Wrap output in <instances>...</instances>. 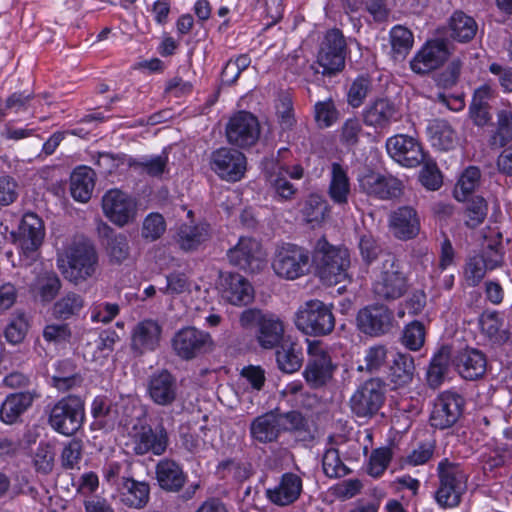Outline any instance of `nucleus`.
I'll list each match as a JSON object with an SVG mask.
<instances>
[{
  "instance_id": "nucleus-11",
  "label": "nucleus",
  "mask_w": 512,
  "mask_h": 512,
  "mask_svg": "<svg viewBox=\"0 0 512 512\" xmlns=\"http://www.w3.org/2000/svg\"><path fill=\"white\" fill-rule=\"evenodd\" d=\"M346 41L339 29L327 31L321 43L317 63L325 76H333L345 67Z\"/></svg>"
},
{
  "instance_id": "nucleus-16",
  "label": "nucleus",
  "mask_w": 512,
  "mask_h": 512,
  "mask_svg": "<svg viewBox=\"0 0 512 512\" xmlns=\"http://www.w3.org/2000/svg\"><path fill=\"white\" fill-rule=\"evenodd\" d=\"M226 136L230 144L248 148L256 144L260 137V124L252 113L240 111L232 116L226 126Z\"/></svg>"
},
{
  "instance_id": "nucleus-22",
  "label": "nucleus",
  "mask_w": 512,
  "mask_h": 512,
  "mask_svg": "<svg viewBox=\"0 0 512 512\" xmlns=\"http://www.w3.org/2000/svg\"><path fill=\"white\" fill-rule=\"evenodd\" d=\"M217 288L222 298L232 305H248L254 298L252 285L238 273L220 272Z\"/></svg>"
},
{
  "instance_id": "nucleus-19",
  "label": "nucleus",
  "mask_w": 512,
  "mask_h": 512,
  "mask_svg": "<svg viewBox=\"0 0 512 512\" xmlns=\"http://www.w3.org/2000/svg\"><path fill=\"white\" fill-rule=\"evenodd\" d=\"M386 150L394 161L408 168L419 166L425 159L420 142L406 134H397L388 138Z\"/></svg>"
},
{
  "instance_id": "nucleus-57",
  "label": "nucleus",
  "mask_w": 512,
  "mask_h": 512,
  "mask_svg": "<svg viewBox=\"0 0 512 512\" xmlns=\"http://www.w3.org/2000/svg\"><path fill=\"white\" fill-rule=\"evenodd\" d=\"M322 468L324 474L329 478L344 477L349 473L348 467L340 458L336 448H328L322 457Z\"/></svg>"
},
{
  "instance_id": "nucleus-39",
  "label": "nucleus",
  "mask_w": 512,
  "mask_h": 512,
  "mask_svg": "<svg viewBox=\"0 0 512 512\" xmlns=\"http://www.w3.org/2000/svg\"><path fill=\"white\" fill-rule=\"evenodd\" d=\"M351 194L350 179L347 170L339 163L331 164V178L328 187V195L334 204L345 206L348 204Z\"/></svg>"
},
{
  "instance_id": "nucleus-60",
  "label": "nucleus",
  "mask_w": 512,
  "mask_h": 512,
  "mask_svg": "<svg viewBox=\"0 0 512 512\" xmlns=\"http://www.w3.org/2000/svg\"><path fill=\"white\" fill-rule=\"evenodd\" d=\"M372 88V82L368 77L360 76L356 78L351 84L348 94L347 101L353 108L360 107L368 93Z\"/></svg>"
},
{
  "instance_id": "nucleus-53",
  "label": "nucleus",
  "mask_w": 512,
  "mask_h": 512,
  "mask_svg": "<svg viewBox=\"0 0 512 512\" xmlns=\"http://www.w3.org/2000/svg\"><path fill=\"white\" fill-rule=\"evenodd\" d=\"M464 208L465 224L476 228L484 222L488 213V204L482 196L467 197Z\"/></svg>"
},
{
  "instance_id": "nucleus-29",
  "label": "nucleus",
  "mask_w": 512,
  "mask_h": 512,
  "mask_svg": "<svg viewBox=\"0 0 512 512\" xmlns=\"http://www.w3.org/2000/svg\"><path fill=\"white\" fill-rule=\"evenodd\" d=\"M389 228L399 240L415 238L420 231V220L416 210L411 206H402L389 215Z\"/></svg>"
},
{
  "instance_id": "nucleus-1",
  "label": "nucleus",
  "mask_w": 512,
  "mask_h": 512,
  "mask_svg": "<svg viewBox=\"0 0 512 512\" xmlns=\"http://www.w3.org/2000/svg\"><path fill=\"white\" fill-rule=\"evenodd\" d=\"M57 266L68 281L79 284L91 278L98 268V253L86 239L73 240L57 259Z\"/></svg>"
},
{
  "instance_id": "nucleus-3",
  "label": "nucleus",
  "mask_w": 512,
  "mask_h": 512,
  "mask_svg": "<svg viewBox=\"0 0 512 512\" xmlns=\"http://www.w3.org/2000/svg\"><path fill=\"white\" fill-rule=\"evenodd\" d=\"M439 487L435 493L437 503L443 508H453L460 504L461 496L467 489L468 474L459 463L447 458L438 463Z\"/></svg>"
},
{
  "instance_id": "nucleus-47",
  "label": "nucleus",
  "mask_w": 512,
  "mask_h": 512,
  "mask_svg": "<svg viewBox=\"0 0 512 512\" xmlns=\"http://www.w3.org/2000/svg\"><path fill=\"white\" fill-rule=\"evenodd\" d=\"M449 35L458 42H468L477 32L475 20L463 12H455L449 22Z\"/></svg>"
},
{
  "instance_id": "nucleus-15",
  "label": "nucleus",
  "mask_w": 512,
  "mask_h": 512,
  "mask_svg": "<svg viewBox=\"0 0 512 512\" xmlns=\"http://www.w3.org/2000/svg\"><path fill=\"white\" fill-rule=\"evenodd\" d=\"M246 157L239 150L222 147L210 155V169L227 182L241 180L246 172Z\"/></svg>"
},
{
  "instance_id": "nucleus-9",
  "label": "nucleus",
  "mask_w": 512,
  "mask_h": 512,
  "mask_svg": "<svg viewBox=\"0 0 512 512\" xmlns=\"http://www.w3.org/2000/svg\"><path fill=\"white\" fill-rule=\"evenodd\" d=\"M310 254L303 247L285 244L277 249L272 261L274 272L282 278L294 280L309 270Z\"/></svg>"
},
{
  "instance_id": "nucleus-8",
  "label": "nucleus",
  "mask_w": 512,
  "mask_h": 512,
  "mask_svg": "<svg viewBox=\"0 0 512 512\" xmlns=\"http://www.w3.org/2000/svg\"><path fill=\"white\" fill-rule=\"evenodd\" d=\"M307 342L308 361L302 375L310 388L320 389L332 380L336 366L320 341Z\"/></svg>"
},
{
  "instance_id": "nucleus-12",
  "label": "nucleus",
  "mask_w": 512,
  "mask_h": 512,
  "mask_svg": "<svg viewBox=\"0 0 512 512\" xmlns=\"http://www.w3.org/2000/svg\"><path fill=\"white\" fill-rule=\"evenodd\" d=\"M465 399L455 391L440 393L433 403L430 413V425L436 429L444 430L454 426L463 414Z\"/></svg>"
},
{
  "instance_id": "nucleus-36",
  "label": "nucleus",
  "mask_w": 512,
  "mask_h": 512,
  "mask_svg": "<svg viewBox=\"0 0 512 512\" xmlns=\"http://www.w3.org/2000/svg\"><path fill=\"white\" fill-rule=\"evenodd\" d=\"M96 174L87 166L76 167L70 175V194L78 202L90 200L95 187Z\"/></svg>"
},
{
  "instance_id": "nucleus-40",
  "label": "nucleus",
  "mask_w": 512,
  "mask_h": 512,
  "mask_svg": "<svg viewBox=\"0 0 512 512\" xmlns=\"http://www.w3.org/2000/svg\"><path fill=\"white\" fill-rule=\"evenodd\" d=\"M54 368L55 372L51 376V384L57 390L65 392L81 386L83 377L71 360H59L54 364Z\"/></svg>"
},
{
  "instance_id": "nucleus-13",
  "label": "nucleus",
  "mask_w": 512,
  "mask_h": 512,
  "mask_svg": "<svg viewBox=\"0 0 512 512\" xmlns=\"http://www.w3.org/2000/svg\"><path fill=\"white\" fill-rule=\"evenodd\" d=\"M384 395L383 381L380 378L368 379L351 396V410L357 417H372L383 405Z\"/></svg>"
},
{
  "instance_id": "nucleus-51",
  "label": "nucleus",
  "mask_w": 512,
  "mask_h": 512,
  "mask_svg": "<svg viewBox=\"0 0 512 512\" xmlns=\"http://www.w3.org/2000/svg\"><path fill=\"white\" fill-rule=\"evenodd\" d=\"M481 171L476 166H469L460 175L455 188L454 197L458 201H464L479 187Z\"/></svg>"
},
{
  "instance_id": "nucleus-26",
  "label": "nucleus",
  "mask_w": 512,
  "mask_h": 512,
  "mask_svg": "<svg viewBox=\"0 0 512 512\" xmlns=\"http://www.w3.org/2000/svg\"><path fill=\"white\" fill-rule=\"evenodd\" d=\"M45 236L42 219L33 212L25 213L19 225L18 241L23 254L34 258Z\"/></svg>"
},
{
  "instance_id": "nucleus-34",
  "label": "nucleus",
  "mask_w": 512,
  "mask_h": 512,
  "mask_svg": "<svg viewBox=\"0 0 512 512\" xmlns=\"http://www.w3.org/2000/svg\"><path fill=\"white\" fill-rule=\"evenodd\" d=\"M156 478L159 486L168 492H178L186 482L181 466L171 459H162L156 465Z\"/></svg>"
},
{
  "instance_id": "nucleus-14",
  "label": "nucleus",
  "mask_w": 512,
  "mask_h": 512,
  "mask_svg": "<svg viewBox=\"0 0 512 512\" xmlns=\"http://www.w3.org/2000/svg\"><path fill=\"white\" fill-rule=\"evenodd\" d=\"M172 347L177 356L191 360L213 350L214 341L208 332L195 327L179 330L172 339Z\"/></svg>"
},
{
  "instance_id": "nucleus-23",
  "label": "nucleus",
  "mask_w": 512,
  "mask_h": 512,
  "mask_svg": "<svg viewBox=\"0 0 512 512\" xmlns=\"http://www.w3.org/2000/svg\"><path fill=\"white\" fill-rule=\"evenodd\" d=\"M135 432L131 436L133 451L136 455H145L152 453L162 455L168 446L169 438L166 429L159 425L153 429L149 425L134 428Z\"/></svg>"
},
{
  "instance_id": "nucleus-45",
  "label": "nucleus",
  "mask_w": 512,
  "mask_h": 512,
  "mask_svg": "<svg viewBox=\"0 0 512 512\" xmlns=\"http://www.w3.org/2000/svg\"><path fill=\"white\" fill-rule=\"evenodd\" d=\"M414 358L407 353H397L389 367V379L395 388L409 385L414 377Z\"/></svg>"
},
{
  "instance_id": "nucleus-30",
  "label": "nucleus",
  "mask_w": 512,
  "mask_h": 512,
  "mask_svg": "<svg viewBox=\"0 0 512 512\" xmlns=\"http://www.w3.org/2000/svg\"><path fill=\"white\" fill-rule=\"evenodd\" d=\"M453 364L464 379L476 380L485 374L487 359L482 351L467 347L458 351L453 358Z\"/></svg>"
},
{
  "instance_id": "nucleus-6",
  "label": "nucleus",
  "mask_w": 512,
  "mask_h": 512,
  "mask_svg": "<svg viewBox=\"0 0 512 512\" xmlns=\"http://www.w3.org/2000/svg\"><path fill=\"white\" fill-rule=\"evenodd\" d=\"M294 323L305 335L326 336L334 330L335 317L329 306L318 299H313L298 308Z\"/></svg>"
},
{
  "instance_id": "nucleus-2",
  "label": "nucleus",
  "mask_w": 512,
  "mask_h": 512,
  "mask_svg": "<svg viewBox=\"0 0 512 512\" xmlns=\"http://www.w3.org/2000/svg\"><path fill=\"white\" fill-rule=\"evenodd\" d=\"M313 259L322 283L332 286L351 280L350 252L346 247L334 246L321 237L315 244Z\"/></svg>"
},
{
  "instance_id": "nucleus-58",
  "label": "nucleus",
  "mask_w": 512,
  "mask_h": 512,
  "mask_svg": "<svg viewBox=\"0 0 512 512\" xmlns=\"http://www.w3.org/2000/svg\"><path fill=\"white\" fill-rule=\"evenodd\" d=\"M425 326L420 321L407 324L402 332L401 343L411 351H418L425 342Z\"/></svg>"
},
{
  "instance_id": "nucleus-48",
  "label": "nucleus",
  "mask_w": 512,
  "mask_h": 512,
  "mask_svg": "<svg viewBox=\"0 0 512 512\" xmlns=\"http://www.w3.org/2000/svg\"><path fill=\"white\" fill-rule=\"evenodd\" d=\"M482 333L494 343H502L508 339V332L503 329L504 319L497 311H485L479 318Z\"/></svg>"
},
{
  "instance_id": "nucleus-38",
  "label": "nucleus",
  "mask_w": 512,
  "mask_h": 512,
  "mask_svg": "<svg viewBox=\"0 0 512 512\" xmlns=\"http://www.w3.org/2000/svg\"><path fill=\"white\" fill-rule=\"evenodd\" d=\"M126 164L140 175L161 179L169 172L168 154L163 151L159 155L144 156L140 159L128 157Z\"/></svg>"
},
{
  "instance_id": "nucleus-64",
  "label": "nucleus",
  "mask_w": 512,
  "mask_h": 512,
  "mask_svg": "<svg viewBox=\"0 0 512 512\" xmlns=\"http://www.w3.org/2000/svg\"><path fill=\"white\" fill-rule=\"evenodd\" d=\"M28 321L23 313L17 314L5 329V338L12 344L23 341L28 331Z\"/></svg>"
},
{
  "instance_id": "nucleus-7",
  "label": "nucleus",
  "mask_w": 512,
  "mask_h": 512,
  "mask_svg": "<svg viewBox=\"0 0 512 512\" xmlns=\"http://www.w3.org/2000/svg\"><path fill=\"white\" fill-rule=\"evenodd\" d=\"M85 419V401L74 394L58 400L51 408L48 422L58 433L72 436L80 430Z\"/></svg>"
},
{
  "instance_id": "nucleus-61",
  "label": "nucleus",
  "mask_w": 512,
  "mask_h": 512,
  "mask_svg": "<svg viewBox=\"0 0 512 512\" xmlns=\"http://www.w3.org/2000/svg\"><path fill=\"white\" fill-rule=\"evenodd\" d=\"M363 133L362 124L357 118L347 119L340 130V142L347 148H353L358 145Z\"/></svg>"
},
{
  "instance_id": "nucleus-37",
  "label": "nucleus",
  "mask_w": 512,
  "mask_h": 512,
  "mask_svg": "<svg viewBox=\"0 0 512 512\" xmlns=\"http://www.w3.org/2000/svg\"><path fill=\"white\" fill-rule=\"evenodd\" d=\"M209 238L210 229L208 224H182L178 228L175 241L184 252H192L197 250Z\"/></svg>"
},
{
  "instance_id": "nucleus-20",
  "label": "nucleus",
  "mask_w": 512,
  "mask_h": 512,
  "mask_svg": "<svg viewBox=\"0 0 512 512\" xmlns=\"http://www.w3.org/2000/svg\"><path fill=\"white\" fill-rule=\"evenodd\" d=\"M230 263L242 270L254 273L264 266L261 244L250 237H241L227 252Z\"/></svg>"
},
{
  "instance_id": "nucleus-42",
  "label": "nucleus",
  "mask_w": 512,
  "mask_h": 512,
  "mask_svg": "<svg viewBox=\"0 0 512 512\" xmlns=\"http://www.w3.org/2000/svg\"><path fill=\"white\" fill-rule=\"evenodd\" d=\"M501 263V255L497 249L489 246V251L485 252L482 257H474L470 259L466 267L467 280L471 285H478L484 278L487 270H493Z\"/></svg>"
},
{
  "instance_id": "nucleus-17",
  "label": "nucleus",
  "mask_w": 512,
  "mask_h": 512,
  "mask_svg": "<svg viewBox=\"0 0 512 512\" xmlns=\"http://www.w3.org/2000/svg\"><path fill=\"white\" fill-rule=\"evenodd\" d=\"M146 393L158 406H171L178 399L179 385L176 376L167 369H159L147 378Z\"/></svg>"
},
{
  "instance_id": "nucleus-33",
  "label": "nucleus",
  "mask_w": 512,
  "mask_h": 512,
  "mask_svg": "<svg viewBox=\"0 0 512 512\" xmlns=\"http://www.w3.org/2000/svg\"><path fill=\"white\" fill-rule=\"evenodd\" d=\"M39 397L36 391H24L9 394L0 407V419L6 424H14L26 412L34 400Z\"/></svg>"
},
{
  "instance_id": "nucleus-46",
  "label": "nucleus",
  "mask_w": 512,
  "mask_h": 512,
  "mask_svg": "<svg viewBox=\"0 0 512 512\" xmlns=\"http://www.w3.org/2000/svg\"><path fill=\"white\" fill-rule=\"evenodd\" d=\"M85 305L84 298L75 292H67L52 307V315L58 320H68L79 315Z\"/></svg>"
},
{
  "instance_id": "nucleus-28",
  "label": "nucleus",
  "mask_w": 512,
  "mask_h": 512,
  "mask_svg": "<svg viewBox=\"0 0 512 512\" xmlns=\"http://www.w3.org/2000/svg\"><path fill=\"white\" fill-rule=\"evenodd\" d=\"M302 491V478L295 473L286 472L277 485L266 490V497L275 505L288 506L299 499Z\"/></svg>"
},
{
  "instance_id": "nucleus-59",
  "label": "nucleus",
  "mask_w": 512,
  "mask_h": 512,
  "mask_svg": "<svg viewBox=\"0 0 512 512\" xmlns=\"http://www.w3.org/2000/svg\"><path fill=\"white\" fill-rule=\"evenodd\" d=\"M392 456L393 453L389 447L373 450L369 458L367 473L374 478L380 477L387 469Z\"/></svg>"
},
{
  "instance_id": "nucleus-24",
  "label": "nucleus",
  "mask_w": 512,
  "mask_h": 512,
  "mask_svg": "<svg viewBox=\"0 0 512 512\" xmlns=\"http://www.w3.org/2000/svg\"><path fill=\"white\" fill-rule=\"evenodd\" d=\"M162 327L158 321L144 319L138 322L131 331L130 348L135 356L155 351L161 341Z\"/></svg>"
},
{
  "instance_id": "nucleus-52",
  "label": "nucleus",
  "mask_w": 512,
  "mask_h": 512,
  "mask_svg": "<svg viewBox=\"0 0 512 512\" xmlns=\"http://www.w3.org/2000/svg\"><path fill=\"white\" fill-rule=\"evenodd\" d=\"M388 349L385 345L377 344L366 349L363 362L357 371L370 374L380 372L387 364Z\"/></svg>"
},
{
  "instance_id": "nucleus-18",
  "label": "nucleus",
  "mask_w": 512,
  "mask_h": 512,
  "mask_svg": "<svg viewBox=\"0 0 512 512\" xmlns=\"http://www.w3.org/2000/svg\"><path fill=\"white\" fill-rule=\"evenodd\" d=\"M449 56L450 51L444 40H429L410 60V68L418 75H427L442 67Z\"/></svg>"
},
{
  "instance_id": "nucleus-49",
  "label": "nucleus",
  "mask_w": 512,
  "mask_h": 512,
  "mask_svg": "<svg viewBox=\"0 0 512 512\" xmlns=\"http://www.w3.org/2000/svg\"><path fill=\"white\" fill-rule=\"evenodd\" d=\"M61 289V280L55 272H44L37 276L32 286L34 291L44 303L51 302Z\"/></svg>"
},
{
  "instance_id": "nucleus-32",
  "label": "nucleus",
  "mask_w": 512,
  "mask_h": 512,
  "mask_svg": "<svg viewBox=\"0 0 512 512\" xmlns=\"http://www.w3.org/2000/svg\"><path fill=\"white\" fill-rule=\"evenodd\" d=\"M275 349L277 367L282 372L292 374L300 370L304 361L301 343L287 336Z\"/></svg>"
},
{
  "instance_id": "nucleus-44",
  "label": "nucleus",
  "mask_w": 512,
  "mask_h": 512,
  "mask_svg": "<svg viewBox=\"0 0 512 512\" xmlns=\"http://www.w3.org/2000/svg\"><path fill=\"white\" fill-rule=\"evenodd\" d=\"M427 132L432 146L439 150L448 151L456 145L457 134L447 120H432L427 127Z\"/></svg>"
},
{
  "instance_id": "nucleus-31",
  "label": "nucleus",
  "mask_w": 512,
  "mask_h": 512,
  "mask_svg": "<svg viewBox=\"0 0 512 512\" xmlns=\"http://www.w3.org/2000/svg\"><path fill=\"white\" fill-rule=\"evenodd\" d=\"M250 437L260 444L276 442L283 433V426L275 411L266 412L255 417L249 426Z\"/></svg>"
},
{
  "instance_id": "nucleus-4",
  "label": "nucleus",
  "mask_w": 512,
  "mask_h": 512,
  "mask_svg": "<svg viewBox=\"0 0 512 512\" xmlns=\"http://www.w3.org/2000/svg\"><path fill=\"white\" fill-rule=\"evenodd\" d=\"M240 323L243 327L256 326V340L266 350L276 348L287 337L283 320L274 313L247 309L241 313Z\"/></svg>"
},
{
  "instance_id": "nucleus-63",
  "label": "nucleus",
  "mask_w": 512,
  "mask_h": 512,
  "mask_svg": "<svg viewBox=\"0 0 512 512\" xmlns=\"http://www.w3.org/2000/svg\"><path fill=\"white\" fill-rule=\"evenodd\" d=\"M83 444L79 439H71L64 445L61 453V464L65 469H74L82 460Z\"/></svg>"
},
{
  "instance_id": "nucleus-5",
  "label": "nucleus",
  "mask_w": 512,
  "mask_h": 512,
  "mask_svg": "<svg viewBox=\"0 0 512 512\" xmlns=\"http://www.w3.org/2000/svg\"><path fill=\"white\" fill-rule=\"evenodd\" d=\"M409 278L402 263L388 254L381 264V270L373 283V293L381 300H397L409 289Z\"/></svg>"
},
{
  "instance_id": "nucleus-54",
  "label": "nucleus",
  "mask_w": 512,
  "mask_h": 512,
  "mask_svg": "<svg viewBox=\"0 0 512 512\" xmlns=\"http://www.w3.org/2000/svg\"><path fill=\"white\" fill-rule=\"evenodd\" d=\"M390 42L395 59H404L413 47V33L401 25L394 26L390 31Z\"/></svg>"
},
{
  "instance_id": "nucleus-55",
  "label": "nucleus",
  "mask_w": 512,
  "mask_h": 512,
  "mask_svg": "<svg viewBox=\"0 0 512 512\" xmlns=\"http://www.w3.org/2000/svg\"><path fill=\"white\" fill-rule=\"evenodd\" d=\"M512 140V112L501 110L497 114V128L490 136L489 144L492 148L504 147Z\"/></svg>"
},
{
  "instance_id": "nucleus-50",
  "label": "nucleus",
  "mask_w": 512,
  "mask_h": 512,
  "mask_svg": "<svg viewBox=\"0 0 512 512\" xmlns=\"http://www.w3.org/2000/svg\"><path fill=\"white\" fill-rule=\"evenodd\" d=\"M329 204L323 196L310 194L304 202L302 215L307 223L319 225L329 215Z\"/></svg>"
},
{
  "instance_id": "nucleus-27",
  "label": "nucleus",
  "mask_w": 512,
  "mask_h": 512,
  "mask_svg": "<svg viewBox=\"0 0 512 512\" xmlns=\"http://www.w3.org/2000/svg\"><path fill=\"white\" fill-rule=\"evenodd\" d=\"M363 122L374 129H387L401 118L399 108L387 98H378L368 104L362 112Z\"/></svg>"
},
{
  "instance_id": "nucleus-35",
  "label": "nucleus",
  "mask_w": 512,
  "mask_h": 512,
  "mask_svg": "<svg viewBox=\"0 0 512 512\" xmlns=\"http://www.w3.org/2000/svg\"><path fill=\"white\" fill-rule=\"evenodd\" d=\"M103 246L111 264H122L130 256L128 237L123 233H116L108 225L103 227Z\"/></svg>"
},
{
  "instance_id": "nucleus-43",
  "label": "nucleus",
  "mask_w": 512,
  "mask_h": 512,
  "mask_svg": "<svg viewBox=\"0 0 512 512\" xmlns=\"http://www.w3.org/2000/svg\"><path fill=\"white\" fill-rule=\"evenodd\" d=\"M149 485L131 478L121 479L120 501L127 507L141 509L149 500Z\"/></svg>"
},
{
  "instance_id": "nucleus-41",
  "label": "nucleus",
  "mask_w": 512,
  "mask_h": 512,
  "mask_svg": "<svg viewBox=\"0 0 512 512\" xmlns=\"http://www.w3.org/2000/svg\"><path fill=\"white\" fill-rule=\"evenodd\" d=\"M451 348L443 345L433 355L426 373V381L430 388H439L449 373Z\"/></svg>"
},
{
  "instance_id": "nucleus-25",
  "label": "nucleus",
  "mask_w": 512,
  "mask_h": 512,
  "mask_svg": "<svg viewBox=\"0 0 512 512\" xmlns=\"http://www.w3.org/2000/svg\"><path fill=\"white\" fill-rule=\"evenodd\" d=\"M360 188L370 196L381 200L399 197L403 192V183L392 175L370 172L359 179Z\"/></svg>"
},
{
  "instance_id": "nucleus-21",
  "label": "nucleus",
  "mask_w": 512,
  "mask_h": 512,
  "mask_svg": "<svg viewBox=\"0 0 512 512\" xmlns=\"http://www.w3.org/2000/svg\"><path fill=\"white\" fill-rule=\"evenodd\" d=\"M393 312L383 304L369 305L358 312L357 326L369 336H382L392 328Z\"/></svg>"
},
{
  "instance_id": "nucleus-56",
  "label": "nucleus",
  "mask_w": 512,
  "mask_h": 512,
  "mask_svg": "<svg viewBox=\"0 0 512 512\" xmlns=\"http://www.w3.org/2000/svg\"><path fill=\"white\" fill-rule=\"evenodd\" d=\"M274 198L279 201H291L295 198L298 189L282 172L271 173L268 177Z\"/></svg>"
},
{
  "instance_id": "nucleus-62",
  "label": "nucleus",
  "mask_w": 512,
  "mask_h": 512,
  "mask_svg": "<svg viewBox=\"0 0 512 512\" xmlns=\"http://www.w3.org/2000/svg\"><path fill=\"white\" fill-rule=\"evenodd\" d=\"M166 230V222L159 213H150L143 221L141 235L144 239L155 241L159 239Z\"/></svg>"
},
{
  "instance_id": "nucleus-10",
  "label": "nucleus",
  "mask_w": 512,
  "mask_h": 512,
  "mask_svg": "<svg viewBox=\"0 0 512 512\" xmlns=\"http://www.w3.org/2000/svg\"><path fill=\"white\" fill-rule=\"evenodd\" d=\"M104 215L116 226L124 227L133 223L138 214L136 198L128 193L114 188L108 190L102 197Z\"/></svg>"
}]
</instances>
